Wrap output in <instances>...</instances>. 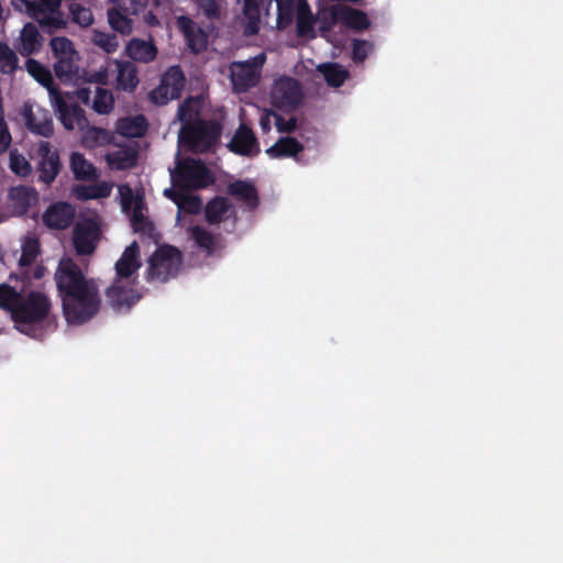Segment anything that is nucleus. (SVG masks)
<instances>
[{
    "label": "nucleus",
    "mask_w": 563,
    "mask_h": 563,
    "mask_svg": "<svg viewBox=\"0 0 563 563\" xmlns=\"http://www.w3.org/2000/svg\"><path fill=\"white\" fill-rule=\"evenodd\" d=\"M55 280L63 312L69 324H82L97 314L101 302L98 287L93 280L84 276L70 258L60 260Z\"/></svg>",
    "instance_id": "nucleus-1"
},
{
    "label": "nucleus",
    "mask_w": 563,
    "mask_h": 563,
    "mask_svg": "<svg viewBox=\"0 0 563 563\" xmlns=\"http://www.w3.org/2000/svg\"><path fill=\"white\" fill-rule=\"evenodd\" d=\"M0 308L11 313L20 332L37 339V327L48 316L51 301L41 291H31L23 296L21 291L3 283L0 284Z\"/></svg>",
    "instance_id": "nucleus-2"
},
{
    "label": "nucleus",
    "mask_w": 563,
    "mask_h": 563,
    "mask_svg": "<svg viewBox=\"0 0 563 563\" xmlns=\"http://www.w3.org/2000/svg\"><path fill=\"white\" fill-rule=\"evenodd\" d=\"M192 114L194 111L189 100L179 106L177 118L184 124L178 133V146L196 153H203L217 144L221 128L216 122L198 121L190 123Z\"/></svg>",
    "instance_id": "nucleus-3"
},
{
    "label": "nucleus",
    "mask_w": 563,
    "mask_h": 563,
    "mask_svg": "<svg viewBox=\"0 0 563 563\" xmlns=\"http://www.w3.org/2000/svg\"><path fill=\"white\" fill-rule=\"evenodd\" d=\"M141 265L140 247L137 242L134 241L124 250L115 263L118 279L107 290V299L115 311L125 312L140 299V296L133 289H126L121 285V279L131 277Z\"/></svg>",
    "instance_id": "nucleus-4"
},
{
    "label": "nucleus",
    "mask_w": 563,
    "mask_h": 563,
    "mask_svg": "<svg viewBox=\"0 0 563 563\" xmlns=\"http://www.w3.org/2000/svg\"><path fill=\"white\" fill-rule=\"evenodd\" d=\"M278 29L287 27L297 15L298 2L295 0H243V13L246 18L245 34L253 35L260 31L262 16L268 18L274 8Z\"/></svg>",
    "instance_id": "nucleus-5"
},
{
    "label": "nucleus",
    "mask_w": 563,
    "mask_h": 563,
    "mask_svg": "<svg viewBox=\"0 0 563 563\" xmlns=\"http://www.w3.org/2000/svg\"><path fill=\"white\" fill-rule=\"evenodd\" d=\"M318 21L321 36L332 43L338 42L332 35L335 29L341 31L343 27H350L361 31L369 26L368 18L364 12L342 3L320 9Z\"/></svg>",
    "instance_id": "nucleus-6"
},
{
    "label": "nucleus",
    "mask_w": 563,
    "mask_h": 563,
    "mask_svg": "<svg viewBox=\"0 0 563 563\" xmlns=\"http://www.w3.org/2000/svg\"><path fill=\"white\" fill-rule=\"evenodd\" d=\"M172 186L177 189H200L213 181L207 166L198 159H180L176 156V166L169 168Z\"/></svg>",
    "instance_id": "nucleus-7"
},
{
    "label": "nucleus",
    "mask_w": 563,
    "mask_h": 563,
    "mask_svg": "<svg viewBox=\"0 0 563 563\" xmlns=\"http://www.w3.org/2000/svg\"><path fill=\"white\" fill-rule=\"evenodd\" d=\"M51 48L55 58L54 70L62 81H73L79 77V54L67 37H53Z\"/></svg>",
    "instance_id": "nucleus-8"
},
{
    "label": "nucleus",
    "mask_w": 563,
    "mask_h": 563,
    "mask_svg": "<svg viewBox=\"0 0 563 563\" xmlns=\"http://www.w3.org/2000/svg\"><path fill=\"white\" fill-rule=\"evenodd\" d=\"M265 62L266 54L264 52L246 60L232 62L229 66V70L233 90L236 92H245L257 86Z\"/></svg>",
    "instance_id": "nucleus-9"
},
{
    "label": "nucleus",
    "mask_w": 563,
    "mask_h": 563,
    "mask_svg": "<svg viewBox=\"0 0 563 563\" xmlns=\"http://www.w3.org/2000/svg\"><path fill=\"white\" fill-rule=\"evenodd\" d=\"M180 265L179 251L174 246H162L148 260L147 278L165 283L177 275Z\"/></svg>",
    "instance_id": "nucleus-10"
},
{
    "label": "nucleus",
    "mask_w": 563,
    "mask_h": 563,
    "mask_svg": "<svg viewBox=\"0 0 563 563\" xmlns=\"http://www.w3.org/2000/svg\"><path fill=\"white\" fill-rule=\"evenodd\" d=\"M302 97L300 84L291 77H280L272 85L271 100L279 109L294 110L300 104Z\"/></svg>",
    "instance_id": "nucleus-11"
},
{
    "label": "nucleus",
    "mask_w": 563,
    "mask_h": 563,
    "mask_svg": "<svg viewBox=\"0 0 563 563\" xmlns=\"http://www.w3.org/2000/svg\"><path fill=\"white\" fill-rule=\"evenodd\" d=\"M51 104L58 115V119L63 126L73 131L78 129L80 131H85L88 126V120L85 117L84 110L75 103H68L59 91L51 90Z\"/></svg>",
    "instance_id": "nucleus-12"
},
{
    "label": "nucleus",
    "mask_w": 563,
    "mask_h": 563,
    "mask_svg": "<svg viewBox=\"0 0 563 563\" xmlns=\"http://www.w3.org/2000/svg\"><path fill=\"white\" fill-rule=\"evenodd\" d=\"M185 75L179 66H170L161 79L159 86L151 91L150 98L156 104L180 98L185 87Z\"/></svg>",
    "instance_id": "nucleus-13"
},
{
    "label": "nucleus",
    "mask_w": 563,
    "mask_h": 563,
    "mask_svg": "<svg viewBox=\"0 0 563 563\" xmlns=\"http://www.w3.org/2000/svg\"><path fill=\"white\" fill-rule=\"evenodd\" d=\"M101 230L92 219L79 220L73 231V244L78 255H90L95 252Z\"/></svg>",
    "instance_id": "nucleus-14"
},
{
    "label": "nucleus",
    "mask_w": 563,
    "mask_h": 563,
    "mask_svg": "<svg viewBox=\"0 0 563 563\" xmlns=\"http://www.w3.org/2000/svg\"><path fill=\"white\" fill-rule=\"evenodd\" d=\"M36 173L38 183L49 186L60 170L58 153L46 141H41L37 147Z\"/></svg>",
    "instance_id": "nucleus-15"
},
{
    "label": "nucleus",
    "mask_w": 563,
    "mask_h": 563,
    "mask_svg": "<svg viewBox=\"0 0 563 563\" xmlns=\"http://www.w3.org/2000/svg\"><path fill=\"white\" fill-rule=\"evenodd\" d=\"M22 117L26 128L32 133L44 137L53 135V120L46 109L35 103L25 102Z\"/></svg>",
    "instance_id": "nucleus-16"
},
{
    "label": "nucleus",
    "mask_w": 563,
    "mask_h": 563,
    "mask_svg": "<svg viewBox=\"0 0 563 563\" xmlns=\"http://www.w3.org/2000/svg\"><path fill=\"white\" fill-rule=\"evenodd\" d=\"M187 189L174 187L164 189V196L177 206L176 222L180 223L181 214H197L202 209V201L198 196L186 192Z\"/></svg>",
    "instance_id": "nucleus-17"
},
{
    "label": "nucleus",
    "mask_w": 563,
    "mask_h": 563,
    "mask_svg": "<svg viewBox=\"0 0 563 563\" xmlns=\"http://www.w3.org/2000/svg\"><path fill=\"white\" fill-rule=\"evenodd\" d=\"M75 219V209L67 202H55L51 205L42 216L43 223L55 230L68 228Z\"/></svg>",
    "instance_id": "nucleus-18"
},
{
    "label": "nucleus",
    "mask_w": 563,
    "mask_h": 563,
    "mask_svg": "<svg viewBox=\"0 0 563 563\" xmlns=\"http://www.w3.org/2000/svg\"><path fill=\"white\" fill-rule=\"evenodd\" d=\"M78 99L85 104L91 103V108L99 114H108L112 111L114 99L112 93L104 88L95 87L79 89Z\"/></svg>",
    "instance_id": "nucleus-19"
},
{
    "label": "nucleus",
    "mask_w": 563,
    "mask_h": 563,
    "mask_svg": "<svg viewBox=\"0 0 563 563\" xmlns=\"http://www.w3.org/2000/svg\"><path fill=\"white\" fill-rule=\"evenodd\" d=\"M228 146L231 152L242 156H255L260 153L257 140L245 124L238 128Z\"/></svg>",
    "instance_id": "nucleus-20"
},
{
    "label": "nucleus",
    "mask_w": 563,
    "mask_h": 563,
    "mask_svg": "<svg viewBox=\"0 0 563 563\" xmlns=\"http://www.w3.org/2000/svg\"><path fill=\"white\" fill-rule=\"evenodd\" d=\"M124 51L131 62L142 64L154 62L158 54V49L151 37L147 40L133 37L126 43Z\"/></svg>",
    "instance_id": "nucleus-21"
},
{
    "label": "nucleus",
    "mask_w": 563,
    "mask_h": 563,
    "mask_svg": "<svg viewBox=\"0 0 563 563\" xmlns=\"http://www.w3.org/2000/svg\"><path fill=\"white\" fill-rule=\"evenodd\" d=\"M9 199L13 213L24 216L38 202V192L33 187L20 185L10 189Z\"/></svg>",
    "instance_id": "nucleus-22"
},
{
    "label": "nucleus",
    "mask_w": 563,
    "mask_h": 563,
    "mask_svg": "<svg viewBox=\"0 0 563 563\" xmlns=\"http://www.w3.org/2000/svg\"><path fill=\"white\" fill-rule=\"evenodd\" d=\"M178 25L185 35L188 47L194 53H200L206 49L208 36L196 22L187 16H180Z\"/></svg>",
    "instance_id": "nucleus-23"
},
{
    "label": "nucleus",
    "mask_w": 563,
    "mask_h": 563,
    "mask_svg": "<svg viewBox=\"0 0 563 563\" xmlns=\"http://www.w3.org/2000/svg\"><path fill=\"white\" fill-rule=\"evenodd\" d=\"M113 64L117 71V87L120 90L132 92L139 86L140 79L137 68L131 60L114 59Z\"/></svg>",
    "instance_id": "nucleus-24"
},
{
    "label": "nucleus",
    "mask_w": 563,
    "mask_h": 563,
    "mask_svg": "<svg viewBox=\"0 0 563 563\" xmlns=\"http://www.w3.org/2000/svg\"><path fill=\"white\" fill-rule=\"evenodd\" d=\"M303 150V146L295 137L286 136L277 140L266 150V154L274 159L294 157L297 162V155Z\"/></svg>",
    "instance_id": "nucleus-25"
},
{
    "label": "nucleus",
    "mask_w": 563,
    "mask_h": 563,
    "mask_svg": "<svg viewBox=\"0 0 563 563\" xmlns=\"http://www.w3.org/2000/svg\"><path fill=\"white\" fill-rule=\"evenodd\" d=\"M42 36L35 25L27 23L18 38L16 49L23 56H30L41 48Z\"/></svg>",
    "instance_id": "nucleus-26"
},
{
    "label": "nucleus",
    "mask_w": 563,
    "mask_h": 563,
    "mask_svg": "<svg viewBox=\"0 0 563 563\" xmlns=\"http://www.w3.org/2000/svg\"><path fill=\"white\" fill-rule=\"evenodd\" d=\"M316 22L319 24L318 16L314 19L309 4L305 0L298 2L297 8V34L300 37H316Z\"/></svg>",
    "instance_id": "nucleus-27"
},
{
    "label": "nucleus",
    "mask_w": 563,
    "mask_h": 563,
    "mask_svg": "<svg viewBox=\"0 0 563 563\" xmlns=\"http://www.w3.org/2000/svg\"><path fill=\"white\" fill-rule=\"evenodd\" d=\"M229 194L239 198L249 209L258 205V196L254 185L245 180H236L229 186Z\"/></svg>",
    "instance_id": "nucleus-28"
},
{
    "label": "nucleus",
    "mask_w": 563,
    "mask_h": 563,
    "mask_svg": "<svg viewBox=\"0 0 563 563\" xmlns=\"http://www.w3.org/2000/svg\"><path fill=\"white\" fill-rule=\"evenodd\" d=\"M70 169L77 180H93L98 177L95 166L77 152L70 156Z\"/></svg>",
    "instance_id": "nucleus-29"
},
{
    "label": "nucleus",
    "mask_w": 563,
    "mask_h": 563,
    "mask_svg": "<svg viewBox=\"0 0 563 563\" xmlns=\"http://www.w3.org/2000/svg\"><path fill=\"white\" fill-rule=\"evenodd\" d=\"M118 5L108 10V22L111 29L121 35H129L133 31V20Z\"/></svg>",
    "instance_id": "nucleus-30"
},
{
    "label": "nucleus",
    "mask_w": 563,
    "mask_h": 563,
    "mask_svg": "<svg viewBox=\"0 0 563 563\" xmlns=\"http://www.w3.org/2000/svg\"><path fill=\"white\" fill-rule=\"evenodd\" d=\"M147 124L143 115L123 118L117 124L119 134L125 137H140L146 131Z\"/></svg>",
    "instance_id": "nucleus-31"
},
{
    "label": "nucleus",
    "mask_w": 563,
    "mask_h": 563,
    "mask_svg": "<svg viewBox=\"0 0 563 563\" xmlns=\"http://www.w3.org/2000/svg\"><path fill=\"white\" fill-rule=\"evenodd\" d=\"M25 68L27 73L42 86H44L47 91L48 96L51 97V90L52 91H58L56 86L54 85V79L51 74V71L45 68L41 63H38L35 59L29 58L25 62Z\"/></svg>",
    "instance_id": "nucleus-32"
},
{
    "label": "nucleus",
    "mask_w": 563,
    "mask_h": 563,
    "mask_svg": "<svg viewBox=\"0 0 563 563\" xmlns=\"http://www.w3.org/2000/svg\"><path fill=\"white\" fill-rule=\"evenodd\" d=\"M318 71L331 87H340L349 77V71L339 64L325 63L318 66Z\"/></svg>",
    "instance_id": "nucleus-33"
},
{
    "label": "nucleus",
    "mask_w": 563,
    "mask_h": 563,
    "mask_svg": "<svg viewBox=\"0 0 563 563\" xmlns=\"http://www.w3.org/2000/svg\"><path fill=\"white\" fill-rule=\"evenodd\" d=\"M136 153L133 150L120 148L107 154L106 158L112 169H126L135 165Z\"/></svg>",
    "instance_id": "nucleus-34"
},
{
    "label": "nucleus",
    "mask_w": 563,
    "mask_h": 563,
    "mask_svg": "<svg viewBox=\"0 0 563 563\" xmlns=\"http://www.w3.org/2000/svg\"><path fill=\"white\" fill-rule=\"evenodd\" d=\"M68 16L81 27H88L93 23V15L90 8L78 2L67 3Z\"/></svg>",
    "instance_id": "nucleus-35"
},
{
    "label": "nucleus",
    "mask_w": 563,
    "mask_h": 563,
    "mask_svg": "<svg viewBox=\"0 0 563 563\" xmlns=\"http://www.w3.org/2000/svg\"><path fill=\"white\" fill-rule=\"evenodd\" d=\"M90 42L107 54H112L119 48L118 36L110 32L93 30Z\"/></svg>",
    "instance_id": "nucleus-36"
},
{
    "label": "nucleus",
    "mask_w": 563,
    "mask_h": 563,
    "mask_svg": "<svg viewBox=\"0 0 563 563\" xmlns=\"http://www.w3.org/2000/svg\"><path fill=\"white\" fill-rule=\"evenodd\" d=\"M229 209L228 199L223 197L214 198L206 207V219L210 224L220 223Z\"/></svg>",
    "instance_id": "nucleus-37"
},
{
    "label": "nucleus",
    "mask_w": 563,
    "mask_h": 563,
    "mask_svg": "<svg viewBox=\"0 0 563 563\" xmlns=\"http://www.w3.org/2000/svg\"><path fill=\"white\" fill-rule=\"evenodd\" d=\"M40 253V242L36 238L27 236L22 243V253L19 258L20 266H30Z\"/></svg>",
    "instance_id": "nucleus-38"
},
{
    "label": "nucleus",
    "mask_w": 563,
    "mask_h": 563,
    "mask_svg": "<svg viewBox=\"0 0 563 563\" xmlns=\"http://www.w3.org/2000/svg\"><path fill=\"white\" fill-rule=\"evenodd\" d=\"M18 67V57L8 44L0 42V71L11 74Z\"/></svg>",
    "instance_id": "nucleus-39"
},
{
    "label": "nucleus",
    "mask_w": 563,
    "mask_h": 563,
    "mask_svg": "<svg viewBox=\"0 0 563 563\" xmlns=\"http://www.w3.org/2000/svg\"><path fill=\"white\" fill-rule=\"evenodd\" d=\"M189 235L199 247L203 249L208 254L212 253L214 245L213 236L205 228L199 225L192 227Z\"/></svg>",
    "instance_id": "nucleus-40"
},
{
    "label": "nucleus",
    "mask_w": 563,
    "mask_h": 563,
    "mask_svg": "<svg viewBox=\"0 0 563 563\" xmlns=\"http://www.w3.org/2000/svg\"><path fill=\"white\" fill-rule=\"evenodd\" d=\"M10 169L20 177H26L32 172V166L29 161L18 151L10 152Z\"/></svg>",
    "instance_id": "nucleus-41"
},
{
    "label": "nucleus",
    "mask_w": 563,
    "mask_h": 563,
    "mask_svg": "<svg viewBox=\"0 0 563 563\" xmlns=\"http://www.w3.org/2000/svg\"><path fill=\"white\" fill-rule=\"evenodd\" d=\"M151 0H111L128 14H139L147 8Z\"/></svg>",
    "instance_id": "nucleus-42"
},
{
    "label": "nucleus",
    "mask_w": 563,
    "mask_h": 563,
    "mask_svg": "<svg viewBox=\"0 0 563 563\" xmlns=\"http://www.w3.org/2000/svg\"><path fill=\"white\" fill-rule=\"evenodd\" d=\"M197 8L209 20L220 19L221 11L216 0H197Z\"/></svg>",
    "instance_id": "nucleus-43"
},
{
    "label": "nucleus",
    "mask_w": 563,
    "mask_h": 563,
    "mask_svg": "<svg viewBox=\"0 0 563 563\" xmlns=\"http://www.w3.org/2000/svg\"><path fill=\"white\" fill-rule=\"evenodd\" d=\"M373 45L368 41L365 40H354L352 44V58L355 63H362L369 52L372 51Z\"/></svg>",
    "instance_id": "nucleus-44"
},
{
    "label": "nucleus",
    "mask_w": 563,
    "mask_h": 563,
    "mask_svg": "<svg viewBox=\"0 0 563 563\" xmlns=\"http://www.w3.org/2000/svg\"><path fill=\"white\" fill-rule=\"evenodd\" d=\"M120 205L123 212H130L133 202L136 200L132 188L129 185H120L118 188Z\"/></svg>",
    "instance_id": "nucleus-45"
},
{
    "label": "nucleus",
    "mask_w": 563,
    "mask_h": 563,
    "mask_svg": "<svg viewBox=\"0 0 563 563\" xmlns=\"http://www.w3.org/2000/svg\"><path fill=\"white\" fill-rule=\"evenodd\" d=\"M144 209V200L142 197L136 196L135 202H133L131 211L126 212L131 216V220L135 227H139L145 222V217L143 214Z\"/></svg>",
    "instance_id": "nucleus-46"
},
{
    "label": "nucleus",
    "mask_w": 563,
    "mask_h": 563,
    "mask_svg": "<svg viewBox=\"0 0 563 563\" xmlns=\"http://www.w3.org/2000/svg\"><path fill=\"white\" fill-rule=\"evenodd\" d=\"M84 134V142L90 146L98 144L101 140H104L107 136V131L101 128H90Z\"/></svg>",
    "instance_id": "nucleus-47"
},
{
    "label": "nucleus",
    "mask_w": 563,
    "mask_h": 563,
    "mask_svg": "<svg viewBox=\"0 0 563 563\" xmlns=\"http://www.w3.org/2000/svg\"><path fill=\"white\" fill-rule=\"evenodd\" d=\"M90 192L85 198H106L111 195L112 186L108 183H101L89 188Z\"/></svg>",
    "instance_id": "nucleus-48"
},
{
    "label": "nucleus",
    "mask_w": 563,
    "mask_h": 563,
    "mask_svg": "<svg viewBox=\"0 0 563 563\" xmlns=\"http://www.w3.org/2000/svg\"><path fill=\"white\" fill-rule=\"evenodd\" d=\"M276 118H279V115L272 111V110H265L260 118V126L263 132H269L272 129V123L276 125Z\"/></svg>",
    "instance_id": "nucleus-49"
},
{
    "label": "nucleus",
    "mask_w": 563,
    "mask_h": 563,
    "mask_svg": "<svg viewBox=\"0 0 563 563\" xmlns=\"http://www.w3.org/2000/svg\"><path fill=\"white\" fill-rule=\"evenodd\" d=\"M297 121L295 118L284 119L279 115L276 118V128L279 132H291L296 129Z\"/></svg>",
    "instance_id": "nucleus-50"
}]
</instances>
